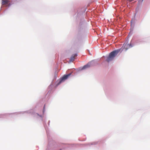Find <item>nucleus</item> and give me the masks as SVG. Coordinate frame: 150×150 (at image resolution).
<instances>
[{"instance_id": "f257e3e1", "label": "nucleus", "mask_w": 150, "mask_h": 150, "mask_svg": "<svg viewBox=\"0 0 150 150\" xmlns=\"http://www.w3.org/2000/svg\"><path fill=\"white\" fill-rule=\"evenodd\" d=\"M132 47V46L130 44H127V43H125L122 48L114 50L110 53L109 56L107 58L106 61L108 62L112 61L120 51H126L128 49Z\"/></svg>"}, {"instance_id": "f03ea898", "label": "nucleus", "mask_w": 150, "mask_h": 150, "mask_svg": "<svg viewBox=\"0 0 150 150\" xmlns=\"http://www.w3.org/2000/svg\"><path fill=\"white\" fill-rule=\"evenodd\" d=\"M71 75V73H70L67 75H64L63 77L62 78V79L60 81V82L64 80H65L67 79Z\"/></svg>"}, {"instance_id": "7ed1b4c3", "label": "nucleus", "mask_w": 150, "mask_h": 150, "mask_svg": "<svg viewBox=\"0 0 150 150\" xmlns=\"http://www.w3.org/2000/svg\"><path fill=\"white\" fill-rule=\"evenodd\" d=\"M9 1L8 0H2V5H6V6H8L10 5L8 4Z\"/></svg>"}, {"instance_id": "20e7f679", "label": "nucleus", "mask_w": 150, "mask_h": 150, "mask_svg": "<svg viewBox=\"0 0 150 150\" xmlns=\"http://www.w3.org/2000/svg\"><path fill=\"white\" fill-rule=\"evenodd\" d=\"M77 56V54H73L71 57V58L70 59V61L71 62H73L74 60L75 57H76Z\"/></svg>"}, {"instance_id": "39448f33", "label": "nucleus", "mask_w": 150, "mask_h": 150, "mask_svg": "<svg viewBox=\"0 0 150 150\" xmlns=\"http://www.w3.org/2000/svg\"><path fill=\"white\" fill-rule=\"evenodd\" d=\"M90 66V64L89 63L87 65L84 66L82 68L83 69H85L86 68L89 67Z\"/></svg>"}, {"instance_id": "423d86ee", "label": "nucleus", "mask_w": 150, "mask_h": 150, "mask_svg": "<svg viewBox=\"0 0 150 150\" xmlns=\"http://www.w3.org/2000/svg\"><path fill=\"white\" fill-rule=\"evenodd\" d=\"M127 0L129 2H131V1H133L134 0Z\"/></svg>"}, {"instance_id": "0eeeda50", "label": "nucleus", "mask_w": 150, "mask_h": 150, "mask_svg": "<svg viewBox=\"0 0 150 150\" xmlns=\"http://www.w3.org/2000/svg\"><path fill=\"white\" fill-rule=\"evenodd\" d=\"M45 105H44V109H43V112H44V110L45 109Z\"/></svg>"}, {"instance_id": "6e6552de", "label": "nucleus", "mask_w": 150, "mask_h": 150, "mask_svg": "<svg viewBox=\"0 0 150 150\" xmlns=\"http://www.w3.org/2000/svg\"><path fill=\"white\" fill-rule=\"evenodd\" d=\"M143 1V0H142V1Z\"/></svg>"}]
</instances>
